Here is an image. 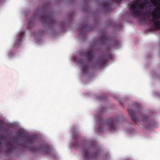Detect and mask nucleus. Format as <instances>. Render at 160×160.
<instances>
[{
    "label": "nucleus",
    "instance_id": "f257e3e1",
    "mask_svg": "<svg viewBox=\"0 0 160 160\" xmlns=\"http://www.w3.org/2000/svg\"><path fill=\"white\" fill-rule=\"evenodd\" d=\"M18 136L25 138V141L28 143V145L23 144L22 145L23 148H29L30 151L34 152H40L43 151L46 154L51 155L52 154V149L49 145L46 144L44 146L39 145L34 147H32L30 145L35 141V137L34 136H26V135L22 131H19L17 133ZM5 145L7 150V153L9 154L12 152H14L17 150L18 147L22 146L21 143L18 142V140L16 138H12L8 141H7Z\"/></svg>",
    "mask_w": 160,
    "mask_h": 160
},
{
    "label": "nucleus",
    "instance_id": "f03ea898",
    "mask_svg": "<svg viewBox=\"0 0 160 160\" xmlns=\"http://www.w3.org/2000/svg\"><path fill=\"white\" fill-rule=\"evenodd\" d=\"M94 44L109 45L111 47H115L118 45V42L117 41L113 40L112 38L107 36L104 32L102 33L101 36L99 38L97 41L94 42Z\"/></svg>",
    "mask_w": 160,
    "mask_h": 160
},
{
    "label": "nucleus",
    "instance_id": "7ed1b4c3",
    "mask_svg": "<svg viewBox=\"0 0 160 160\" xmlns=\"http://www.w3.org/2000/svg\"><path fill=\"white\" fill-rule=\"evenodd\" d=\"M119 119L117 118H112L108 119L106 123L101 118H98V122L99 126L98 128V132H102V125H108V126L110 130L115 131L116 124L118 121Z\"/></svg>",
    "mask_w": 160,
    "mask_h": 160
},
{
    "label": "nucleus",
    "instance_id": "20e7f679",
    "mask_svg": "<svg viewBox=\"0 0 160 160\" xmlns=\"http://www.w3.org/2000/svg\"><path fill=\"white\" fill-rule=\"evenodd\" d=\"M145 5L144 4L139 3L138 1H136L130 7L129 10L133 17H138L140 15V9H143Z\"/></svg>",
    "mask_w": 160,
    "mask_h": 160
},
{
    "label": "nucleus",
    "instance_id": "39448f33",
    "mask_svg": "<svg viewBox=\"0 0 160 160\" xmlns=\"http://www.w3.org/2000/svg\"><path fill=\"white\" fill-rule=\"evenodd\" d=\"M94 143L93 142L92 145L89 148H87L85 147L83 151V155L85 160H90L91 158L93 157L95 158L97 157L98 155L100 152V150L98 149L95 150V152L94 153L91 154L90 152H89V150L91 149H92L94 147Z\"/></svg>",
    "mask_w": 160,
    "mask_h": 160
},
{
    "label": "nucleus",
    "instance_id": "423d86ee",
    "mask_svg": "<svg viewBox=\"0 0 160 160\" xmlns=\"http://www.w3.org/2000/svg\"><path fill=\"white\" fill-rule=\"evenodd\" d=\"M137 108L134 110L128 109V112L132 120L136 124L138 125V122H139L138 118L136 116V114H139L140 105L139 104H136Z\"/></svg>",
    "mask_w": 160,
    "mask_h": 160
},
{
    "label": "nucleus",
    "instance_id": "0eeeda50",
    "mask_svg": "<svg viewBox=\"0 0 160 160\" xmlns=\"http://www.w3.org/2000/svg\"><path fill=\"white\" fill-rule=\"evenodd\" d=\"M40 19L43 21V23L44 24L53 25L55 23V21L53 19L52 13L50 12L44 14L41 17Z\"/></svg>",
    "mask_w": 160,
    "mask_h": 160
},
{
    "label": "nucleus",
    "instance_id": "6e6552de",
    "mask_svg": "<svg viewBox=\"0 0 160 160\" xmlns=\"http://www.w3.org/2000/svg\"><path fill=\"white\" fill-rule=\"evenodd\" d=\"M159 8L160 10V4ZM156 12H156L152 15V18H149L148 20L150 22H152L154 23L156 28H160V12L158 11H157Z\"/></svg>",
    "mask_w": 160,
    "mask_h": 160
},
{
    "label": "nucleus",
    "instance_id": "1a4fd4ad",
    "mask_svg": "<svg viewBox=\"0 0 160 160\" xmlns=\"http://www.w3.org/2000/svg\"><path fill=\"white\" fill-rule=\"evenodd\" d=\"M73 138L76 140V141L72 143V145L75 148H77L79 146V143L78 140V134L76 132H74L72 133V134Z\"/></svg>",
    "mask_w": 160,
    "mask_h": 160
},
{
    "label": "nucleus",
    "instance_id": "9d476101",
    "mask_svg": "<svg viewBox=\"0 0 160 160\" xmlns=\"http://www.w3.org/2000/svg\"><path fill=\"white\" fill-rule=\"evenodd\" d=\"M79 30L80 32H86L91 30L89 26L84 24L80 25Z\"/></svg>",
    "mask_w": 160,
    "mask_h": 160
},
{
    "label": "nucleus",
    "instance_id": "9b49d317",
    "mask_svg": "<svg viewBox=\"0 0 160 160\" xmlns=\"http://www.w3.org/2000/svg\"><path fill=\"white\" fill-rule=\"evenodd\" d=\"M107 62V60L106 58L103 56H102L100 60L96 64V66L102 67Z\"/></svg>",
    "mask_w": 160,
    "mask_h": 160
},
{
    "label": "nucleus",
    "instance_id": "f8f14e48",
    "mask_svg": "<svg viewBox=\"0 0 160 160\" xmlns=\"http://www.w3.org/2000/svg\"><path fill=\"white\" fill-rule=\"evenodd\" d=\"M94 52L92 51H90L86 53L85 55L86 59L88 61H91L94 57Z\"/></svg>",
    "mask_w": 160,
    "mask_h": 160
},
{
    "label": "nucleus",
    "instance_id": "ddd939ff",
    "mask_svg": "<svg viewBox=\"0 0 160 160\" xmlns=\"http://www.w3.org/2000/svg\"><path fill=\"white\" fill-rule=\"evenodd\" d=\"M103 8L104 9L107 11H110L111 10V7L110 5L109 4H106L105 3L103 4Z\"/></svg>",
    "mask_w": 160,
    "mask_h": 160
},
{
    "label": "nucleus",
    "instance_id": "4468645a",
    "mask_svg": "<svg viewBox=\"0 0 160 160\" xmlns=\"http://www.w3.org/2000/svg\"><path fill=\"white\" fill-rule=\"evenodd\" d=\"M24 35V32H20L18 34V35L20 37L17 39L16 41V42H18L19 43L21 41L22 38Z\"/></svg>",
    "mask_w": 160,
    "mask_h": 160
},
{
    "label": "nucleus",
    "instance_id": "2eb2a0df",
    "mask_svg": "<svg viewBox=\"0 0 160 160\" xmlns=\"http://www.w3.org/2000/svg\"><path fill=\"white\" fill-rule=\"evenodd\" d=\"M82 72L83 73L87 72L88 69V66L87 65H82Z\"/></svg>",
    "mask_w": 160,
    "mask_h": 160
},
{
    "label": "nucleus",
    "instance_id": "dca6fc26",
    "mask_svg": "<svg viewBox=\"0 0 160 160\" xmlns=\"http://www.w3.org/2000/svg\"><path fill=\"white\" fill-rule=\"evenodd\" d=\"M148 117L146 115H143L142 116V122H145L147 121H148Z\"/></svg>",
    "mask_w": 160,
    "mask_h": 160
},
{
    "label": "nucleus",
    "instance_id": "f3484780",
    "mask_svg": "<svg viewBox=\"0 0 160 160\" xmlns=\"http://www.w3.org/2000/svg\"><path fill=\"white\" fill-rule=\"evenodd\" d=\"M2 122L0 121V131H5V129L4 128L2 125Z\"/></svg>",
    "mask_w": 160,
    "mask_h": 160
},
{
    "label": "nucleus",
    "instance_id": "a211bd4d",
    "mask_svg": "<svg viewBox=\"0 0 160 160\" xmlns=\"http://www.w3.org/2000/svg\"><path fill=\"white\" fill-rule=\"evenodd\" d=\"M139 20L140 21L144 23H145L146 22V20L145 18L143 17H141L140 18Z\"/></svg>",
    "mask_w": 160,
    "mask_h": 160
},
{
    "label": "nucleus",
    "instance_id": "6ab92c4d",
    "mask_svg": "<svg viewBox=\"0 0 160 160\" xmlns=\"http://www.w3.org/2000/svg\"><path fill=\"white\" fill-rule=\"evenodd\" d=\"M122 0H115V2H119L121 1Z\"/></svg>",
    "mask_w": 160,
    "mask_h": 160
},
{
    "label": "nucleus",
    "instance_id": "aec40b11",
    "mask_svg": "<svg viewBox=\"0 0 160 160\" xmlns=\"http://www.w3.org/2000/svg\"><path fill=\"white\" fill-rule=\"evenodd\" d=\"M31 21H30H30H29V22H28V25H30V24H31Z\"/></svg>",
    "mask_w": 160,
    "mask_h": 160
},
{
    "label": "nucleus",
    "instance_id": "412c9836",
    "mask_svg": "<svg viewBox=\"0 0 160 160\" xmlns=\"http://www.w3.org/2000/svg\"><path fill=\"white\" fill-rule=\"evenodd\" d=\"M104 110H100V112H104Z\"/></svg>",
    "mask_w": 160,
    "mask_h": 160
},
{
    "label": "nucleus",
    "instance_id": "4be33fe9",
    "mask_svg": "<svg viewBox=\"0 0 160 160\" xmlns=\"http://www.w3.org/2000/svg\"><path fill=\"white\" fill-rule=\"evenodd\" d=\"M109 57L110 59L111 58V56L110 55H109Z\"/></svg>",
    "mask_w": 160,
    "mask_h": 160
},
{
    "label": "nucleus",
    "instance_id": "5701e85b",
    "mask_svg": "<svg viewBox=\"0 0 160 160\" xmlns=\"http://www.w3.org/2000/svg\"><path fill=\"white\" fill-rule=\"evenodd\" d=\"M78 62L80 64H82V62L80 61H79Z\"/></svg>",
    "mask_w": 160,
    "mask_h": 160
},
{
    "label": "nucleus",
    "instance_id": "b1692460",
    "mask_svg": "<svg viewBox=\"0 0 160 160\" xmlns=\"http://www.w3.org/2000/svg\"><path fill=\"white\" fill-rule=\"evenodd\" d=\"M149 128V127L148 126H146V127H145V128Z\"/></svg>",
    "mask_w": 160,
    "mask_h": 160
},
{
    "label": "nucleus",
    "instance_id": "393cba45",
    "mask_svg": "<svg viewBox=\"0 0 160 160\" xmlns=\"http://www.w3.org/2000/svg\"><path fill=\"white\" fill-rule=\"evenodd\" d=\"M148 15H149V16H150V13H148Z\"/></svg>",
    "mask_w": 160,
    "mask_h": 160
},
{
    "label": "nucleus",
    "instance_id": "a878e982",
    "mask_svg": "<svg viewBox=\"0 0 160 160\" xmlns=\"http://www.w3.org/2000/svg\"><path fill=\"white\" fill-rule=\"evenodd\" d=\"M34 17H34L35 18H36V16H34Z\"/></svg>",
    "mask_w": 160,
    "mask_h": 160
},
{
    "label": "nucleus",
    "instance_id": "bb28decb",
    "mask_svg": "<svg viewBox=\"0 0 160 160\" xmlns=\"http://www.w3.org/2000/svg\"><path fill=\"white\" fill-rule=\"evenodd\" d=\"M138 126H139V127H140V126H139V125L138 124Z\"/></svg>",
    "mask_w": 160,
    "mask_h": 160
},
{
    "label": "nucleus",
    "instance_id": "cd10ccee",
    "mask_svg": "<svg viewBox=\"0 0 160 160\" xmlns=\"http://www.w3.org/2000/svg\"><path fill=\"white\" fill-rule=\"evenodd\" d=\"M102 109H103V110H104V108H102Z\"/></svg>",
    "mask_w": 160,
    "mask_h": 160
},
{
    "label": "nucleus",
    "instance_id": "c85d7f7f",
    "mask_svg": "<svg viewBox=\"0 0 160 160\" xmlns=\"http://www.w3.org/2000/svg\"><path fill=\"white\" fill-rule=\"evenodd\" d=\"M81 33L80 32V35H81Z\"/></svg>",
    "mask_w": 160,
    "mask_h": 160
},
{
    "label": "nucleus",
    "instance_id": "c756f323",
    "mask_svg": "<svg viewBox=\"0 0 160 160\" xmlns=\"http://www.w3.org/2000/svg\"><path fill=\"white\" fill-rule=\"evenodd\" d=\"M140 128H142V127H140Z\"/></svg>",
    "mask_w": 160,
    "mask_h": 160
},
{
    "label": "nucleus",
    "instance_id": "7c9ffc66",
    "mask_svg": "<svg viewBox=\"0 0 160 160\" xmlns=\"http://www.w3.org/2000/svg\"><path fill=\"white\" fill-rule=\"evenodd\" d=\"M144 1H146L145 0H143Z\"/></svg>",
    "mask_w": 160,
    "mask_h": 160
}]
</instances>
